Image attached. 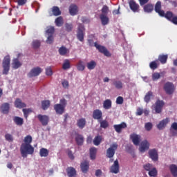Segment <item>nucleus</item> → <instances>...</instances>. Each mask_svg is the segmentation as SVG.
I'll return each mask as SVG.
<instances>
[{
  "label": "nucleus",
  "mask_w": 177,
  "mask_h": 177,
  "mask_svg": "<svg viewBox=\"0 0 177 177\" xmlns=\"http://www.w3.org/2000/svg\"><path fill=\"white\" fill-rule=\"evenodd\" d=\"M102 136H95L93 140V145H95V146H99V145L102 143Z\"/></svg>",
  "instance_id": "de8ad7c7"
},
{
  "label": "nucleus",
  "mask_w": 177,
  "mask_h": 177,
  "mask_svg": "<svg viewBox=\"0 0 177 177\" xmlns=\"http://www.w3.org/2000/svg\"><path fill=\"white\" fill-rule=\"evenodd\" d=\"M124 103V97L119 96L116 99V104H122Z\"/></svg>",
  "instance_id": "0e129e2a"
},
{
  "label": "nucleus",
  "mask_w": 177,
  "mask_h": 177,
  "mask_svg": "<svg viewBox=\"0 0 177 177\" xmlns=\"http://www.w3.org/2000/svg\"><path fill=\"white\" fill-rule=\"evenodd\" d=\"M129 5L132 12H139V8H140L139 4H138L135 1L130 0L129 2Z\"/></svg>",
  "instance_id": "6ab92c4d"
},
{
  "label": "nucleus",
  "mask_w": 177,
  "mask_h": 177,
  "mask_svg": "<svg viewBox=\"0 0 177 177\" xmlns=\"http://www.w3.org/2000/svg\"><path fill=\"white\" fill-rule=\"evenodd\" d=\"M54 38L53 35H48L46 44H49L50 45L53 44Z\"/></svg>",
  "instance_id": "13d9d810"
},
{
  "label": "nucleus",
  "mask_w": 177,
  "mask_h": 177,
  "mask_svg": "<svg viewBox=\"0 0 177 177\" xmlns=\"http://www.w3.org/2000/svg\"><path fill=\"white\" fill-rule=\"evenodd\" d=\"M5 139L7 142H12L13 140V136H12V134L7 133L5 135Z\"/></svg>",
  "instance_id": "052dcab7"
},
{
  "label": "nucleus",
  "mask_w": 177,
  "mask_h": 177,
  "mask_svg": "<svg viewBox=\"0 0 177 177\" xmlns=\"http://www.w3.org/2000/svg\"><path fill=\"white\" fill-rule=\"evenodd\" d=\"M3 74L8 75L9 70H10V57L6 55L3 60Z\"/></svg>",
  "instance_id": "7ed1b4c3"
},
{
  "label": "nucleus",
  "mask_w": 177,
  "mask_h": 177,
  "mask_svg": "<svg viewBox=\"0 0 177 177\" xmlns=\"http://www.w3.org/2000/svg\"><path fill=\"white\" fill-rule=\"evenodd\" d=\"M69 13L71 16H75L78 13V7L74 4L71 5L69 7Z\"/></svg>",
  "instance_id": "393cba45"
},
{
  "label": "nucleus",
  "mask_w": 177,
  "mask_h": 177,
  "mask_svg": "<svg viewBox=\"0 0 177 177\" xmlns=\"http://www.w3.org/2000/svg\"><path fill=\"white\" fill-rule=\"evenodd\" d=\"M165 17V19L169 20V21H171V23H173V24H175L176 26H177V16H175L173 12L171 11L166 12Z\"/></svg>",
  "instance_id": "6e6552de"
},
{
  "label": "nucleus",
  "mask_w": 177,
  "mask_h": 177,
  "mask_svg": "<svg viewBox=\"0 0 177 177\" xmlns=\"http://www.w3.org/2000/svg\"><path fill=\"white\" fill-rule=\"evenodd\" d=\"M145 128L146 131H151V129H153V123L150 122L145 123Z\"/></svg>",
  "instance_id": "6e6d98bb"
},
{
  "label": "nucleus",
  "mask_w": 177,
  "mask_h": 177,
  "mask_svg": "<svg viewBox=\"0 0 177 177\" xmlns=\"http://www.w3.org/2000/svg\"><path fill=\"white\" fill-rule=\"evenodd\" d=\"M42 73V69L39 67L33 68L28 73V77L29 78H32V77H38L39 74Z\"/></svg>",
  "instance_id": "1a4fd4ad"
},
{
  "label": "nucleus",
  "mask_w": 177,
  "mask_h": 177,
  "mask_svg": "<svg viewBox=\"0 0 177 177\" xmlns=\"http://www.w3.org/2000/svg\"><path fill=\"white\" fill-rule=\"evenodd\" d=\"M150 149V143L147 140H145L141 142L140 147V151L141 153H145L146 150H149Z\"/></svg>",
  "instance_id": "2eb2a0df"
},
{
  "label": "nucleus",
  "mask_w": 177,
  "mask_h": 177,
  "mask_svg": "<svg viewBox=\"0 0 177 177\" xmlns=\"http://www.w3.org/2000/svg\"><path fill=\"white\" fill-rule=\"evenodd\" d=\"M110 171L111 174H118L120 172V164L118 163V160H115L113 165L111 167Z\"/></svg>",
  "instance_id": "dca6fc26"
},
{
  "label": "nucleus",
  "mask_w": 177,
  "mask_h": 177,
  "mask_svg": "<svg viewBox=\"0 0 177 177\" xmlns=\"http://www.w3.org/2000/svg\"><path fill=\"white\" fill-rule=\"evenodd\" d=\"M97 152V149L93 147L90 149V158L91 160H95L96 158V153Z\"/></svg>",
  "instance_id": "c9c22d12"
},
{
  "label": "nucleus",
  "mask_w": 177,
  "mask_h": 177,
  "mask_svg": "<svg viewBox=\"0 0 177 177\" xmlns=\"http://www.w3.org/2000/svg\"><path fill=\"white\" fill-rule=\"evenodd\" d=\"M51 10L53 16H60L62 15V11H60V8L57 6H53Z\"/></svg>",
  "instance_id": "e433bc0d"
},
{
  "label": "nucleus",
  "mask_w": 177,
  "mask_h": 177,
  "mask_svg": "<svg viewBox=\"0 0 177 177\" xmlns=\"http://www.w3.org/2000/svg\"><path fill=\"white\" fill-rule=\"evenodd\" d=\"M46 74L48 76L53 75V72L52 71V68L50 67L46 68Z\"/></svg>",
  "instance_id": "338daca9"
},
{
  "label": "nucleus",
  "mask_w": 177,
  "mask_h": 177,
  "mask_svg": "<svg viewBox=\"0 0 177 177\" xmlns=\"http://www.w3.org/2000/svg\"><path fill=\"white\" fill-rule=\"evenodd\" d=\"M40 157H48L49 156V151L46 148H41L39 151Z\"/></svg>",
  "instance_id": "a19ab883"
},
{
  "label": "nucleus",
  "mask_w": 177,
  "mask_h": 177,
  "mask_svg": "<svg viewBox=\"0 0 177 177\" xmlns=\"http://www.w3.org/2000/svg\"><path fill=\"white\" fill-rule=\"evenodd\" d=\"M14 104L17 109H24V107H27L26 103L23 102L20 98H17Z\"/></svg>",
  "instance_id": "4be33fe9"
},
{
  "label": "nucleus",
  "mask_w": 177,
  "mask_h": 177,
  "mask_svg": "<svg viewBox=\"0 0 177 177\" xmlns=\"http://www.w3.org/2000/svg\"><path fill=\"white\" fill-rule=\"evenodd\" d=\"M118 149V144L116 142L113 143L109 148L106 149V157L107 158H113L114 154H115V150Z\"/></svg>",
  "instance_id": "39448f33"
},
{
  "label": "nucleus",
  "mask_w": 177,
  "mask_h": 177,
  "mask_svg": "<svg viewBox=\"0 0 177 177\" xmlns=\"http://www.w3.org/2000/svg\"><path fill=\"white\" fill-rule=\"evenodd\" d=\"M158 62H160L161 64H165L167 63V60H168V55H159L158 57Z\"/></svg>",
  "instance_id": "7c9ffc66"
},
{
  "label": "nucleus",
  "mask_w": 177,
  "mask_h": 177,
  "mask_svg": "<svg viewBox=\"0 0 177 177\" xmlns=\"http://www.w3.org/2000/svg\"><path fill=\"white\" fill-rule=\"evenodd\" d=\"M155 12L161 16L162 17H165V12L161 10V1H157L155 4Z\"/></svg>",
  "instance_id": "ddd939ff"
},
{
  "label": "nucleus",
  "mask_w": 177,
  "mask_h": 177,
  "mask_svg": "<svg viewBox=\"0 0 177 177\" xmlns=\"http://www.w3.org/2000/svg\"><path fill=\"white\" fill-rule=\"evenodd\" d=\"M163 89L167 95H174L176 88L174 83L167 82L164 84Z\"/></svg>",
  "instance_id": "20e7f679"
},
{
  "label": "nucleus",
  "mask_w": 177,
  "mask_h": 177,
  "mask_svg": "<svg viewBox=\"0 0 177 177\" xmlns=\"http://www.w3.org/2000/svg\"><path fill=\"white\" fill-rule=\"evenodd\" d=\"M172 136H177V122H174L171 124L170 127Z\"/></svg>",
  "instance_id": "473e14b6"
},
{
  "label": "nucleus",
  "mask_w": 177,
  "mask_h": 177,
  "mask_svg": "<svg viewBox=\"0 0 177 177\" xmlns=\"http://www.w3.org/2000/svg\"><path fill=\"white\" fill-rule=\"evenodd\" d=\"M9 109H10L9 103L6 102L2 104L1 106V113H3V114H8Z\"/></svg>",
  "instance_id": "c756f323"
},
{
  "label": "nucleus",
  "mask_w": 177,
  "mask_h": 177,
  "mask_svg": "<svg viewBox=\"0 0 177 177\" xmlns=\"http://www.w3.org/2000/svg\"><path fill=\"white\" fill-rule=\"evenodd\" d=\"M75 139L77 146H82L84 145V136L82 135L76 133Z\"/></svg>",
  "instance_id": "5701e85b"
},
{
  "label": "nucleus",
  "mask_w": 177,
  "mask_h": 177,
  "mask_svg": "<svg viewBox=\"0 0 177 177\" xmlns=\"http://www.w3.org/2000/svg\"><path fill=\"white\" fill-rule=\"evenodd\" d=\"M77 68L78 71H84L85 70V65H84V62L82 60L79 61Z\"/></svg>",
  "instance_id": "8fccbe9b"
},
{
  "label": "nucleus",
  "mask_w": 177,
  "mask_h": 177,
  "mask_svg": "<svg viewBox=\"0 0 177 177\" xmlns=\"http://www.w3.org/2000/svg\"><path fill=\"white\" fill-rule=\"evenodd\" d=\"M140 135H138L135 133L130 135V139L132 140V142L135 146H139L141 140Z\"/></svg>",
  "instance_id": "f8f14e48"
},
{
  "label": "nucleus",
  "mask_w": 177,
  "mask_h": 177,
  "mask_svg": "<svg viewBox=\"0 0 177 177\" xmlns=\"http://www.w3.org/2000/svg\"><path fill=\"white\" fill-rule=\"evenodd\" d=\"M71 68V65L70 64V60L65 59L64 64H62L63 70H68V68Z\"/></svg>",
  "instance_id": "09e8293b"
},
{
  "label": "nucleus",
  "mask_w": 177,
  "mask_h": 177,
  "mask_svg": "<svg viewBox=\"0 0 177 177\" xmlns=\"http://www.w3.org/2000/svg\"><path fill=\"white\" fill-rule=\"evenodd\" d=\"M84 30H85V28L84 27V25L79 24L77 33V38L80 41V42H84Z\"/></svg>",
  "instance_id": "9d476101"
},
{
  "label": "nucleus",
  "mask_w": 177,
  "mask_h": 177,
  "mask_svg": "<svg viewBox=\"0 0 177 177\" xmlns=\"http://www.w3.org/2000/svg\"><path fill=\"white\" fill-rule=\"evenodd\" d=\"M37 118L43 127H46L49 124V116L46 115L39 114Z\"/></svg>",
  "instance_id": "9b49d317"
},
{
  "label": "nucleus",
  "mask_w": 177,
  "mask_h": 177,
  "mask_svg": "<svg viewBox=\"0 0 177 177\" xmlns=\"http://www.w3.org/2000/svg\"><path fill=\"white\" fill-rule=\"evenodd\" d=\"M113 85L116 89H122L124 88V83L121 80H113Z\"/></svg>",
  "instance_id": "2f4dec72"
},
{
  "label": "nucleus",
  "mask_w": 177,
  "mask_h": 177,
  "mask_svg": "<svg viewBox=\"0 0 177 177\" xmlns=\"http://www.w3.org/2000/svg\"><path fill=\"white\" fill-rule=\"evenodd\" d=\"M160 77H161V75L158 73H154L152 74V80L153 81H157V80H160Z\"/></svg>",
  "instance_id": "bf43d9fd"
},
{
  "label": "nucleus",
  "mask_w": 177,
  "mask_h": 177,
  "mask_svg": "<svg viewBox=\"0 0 177 177\" xmlns=\"http://www.w3.org/2000/svg\"><path fill=\"white\" fill-rule=\"evenodd\" d=\"M20 151L22 157H27L28 154H34V147L31 144H21Z\"/></svg>",
  "instance_id": "f257e3e1"
},
{
  "label": "nucleus",
  "mask_w": 177,
  "mask_h": 177,
  "mask_svg": "<svg viewBox=\"0 0 177 177\" xmlns=\"http://www.w3.org/2000/svg\"><path fill=\"white\" fill-rule=\"evenodd\" d=\"M32 46L34 49H38L41 46V41L39 40H34L32 43Z\"/></svg>",
  "instance_id": "864d4df0"
},
{
  "label": "nucleus",
  "mask_w": 177,
  "mask_h": 177,
  "mask_svg": "<svg viewBox=\"0 0 177 177\" xmlns=\"http://www.w3.org/2000/svg\"><path fill=\"white\" fill-rule=\"evenodd\" d=\"M93 118L94 120H97V121H100L103 118V113L100 109H95L93 111Z\"/></svg>",
  "instance_id": "f3484780"
},
{
  "label": "nucleus",
  "mask_w": 177,
  "mask_h": 177,
  "mask_svg": "<svg viewBox=\"0 0 177 177\" xmlns=\"http://www.w3.org/2000/svg\"><path fill=\"white\" fill-rule=\"evenodd\" d=\"M58 52L61 56H66L68 52V49L64 46H62L59 48Z\"/></svg>",
  "instance_id": "4c0bfd02"
},
{
  "label": "nucleus",
  "mask_w": 177,
  "mask_h": 177,
  "mask_svg": "<svg viewBox=\"0 0 177 177\" xmlns=\"http://www.w3.org/2000/svg\"><path fill=\"white\" fill-rule=\"evenodd\" d=\"M50 106V102L49 100H44L41 102V107L43 110H48Z\"/></svg>",
  "instance_id": "79ce46f5"
},
{
  "label": "nucleus",
  "mask_w": 177,
  "mask_h": 177,
  "mask_svg": "<svg viewBox=\"0 0 177 177\" xmlns=\"http://www.w3.org/2000/svg\"><path fill=\"white\" fill-rule=\"evenodd\" d=\"M169 122V118H167L165 119H163L161 120L158 124H157V128L159 129V131H162L165 127H167V124Z\"/></svg>",
  "instance_id": "412c9836"
},
{
  "label": "nucleus",
  "mask_w": 177,
  "mask_h": 177,
  "mask_svg": "<svg viewBox=\"0 0 177 177\" xmlns=\"http://www.w3.org/2000/svg\"><path fill=\"white\" fill-rule=\"evenodd\" d=\"M80 168L83 174H87L89 171V161L84 160L80 164Z\"/></svg>",
  "instance_id": "aec40b11"
},
{
  "label": "nucleus",
  "mask_w": 177,
  "mask_h": 177,
  "mask_svg": "<svg viewBox=\"0 0 177 177\" xmlns=\"http://www.w3.org/2000/svg\"><path fill=\"white\" fill-rule=\"evenodd\" d=\"M12 68L15 70H17V68H19V67H21L22 64L19 60V58H15L12 60Z\"/></svg>",
  "instance_id": "bb28decb"
},
{
  "label": "nucleus",
  "mask_w": 177,
  "mask_h": 177,
  "mask_svg": "<svg viewBox=\"0 0 177 177\" xmlns=\"http://www.w3.org/2000/svg\"><path fill=\"white\" fill-rule=\"evenodd\" d=\"M66 172L68 177H73L77 175V171L73 167H68L66 169Z\"/></svg>",
  "instance_id": "a878e982"
},
{
  "label": "nucleus",
  "mask_w": 177,
  "mask_h": 177,
  "mask_svg": "<svg viewBox=\"0 0 177 177\" xmlns=\"http://www.w3.org/2000/svg\"><path fill=\"white\" fill-rule=\"evenodd\" d=\"M55 23L57 27H62V26H63V24L64 23L63 21V17H58L57 18H56Z\"/></svg>",
  "instance_id": "c03bdc74"
},
{
  "label": "nucleus",
  "mask_w": 177,
  "mask_h": 177,
  "mask_svg": "<svg viewBox=\"0 0 177 177\" xmlns=\"http://www.w3.org/2000/svg\"><path fill=\"white\" fill-rule=\"evenodd\" d=\"M24 145H31L32 142V137L31 136H27L24 138Z\"/></svg>",
  "instance_id": "603ef678"
},
{
  "label": "nucleus",
  "mask_w": 177,
  "mask_h": 177,
  "mask_svg": "<svg viewBox=\"0 0 177 177\" xmlns=\"http://www.w3.org/2000/svg\"><path fill=\"white\" fill-rule=\"evenodd\" d=\"M102 15H105L107 16V13H109V7L107 6H104L102 9Z\"/></svg>",
  "instance_id": "e2e57ef3"
},
{
  "label": "nucleus",
  "mask_w": 177,
  "mask_h": 177,
  "mask_svg": "<svg viewBox=\"0 0 177 177\" xmlns=\"http://www.w3.org/2000/svg\"><path fill=\"white\" fill-rule=\"evenodd\" d=\"M65 28L66 30L70 32V31H71L73 30V24H65Z\"/></svg>",
  "instance_id": "774afa93"
},
{
  "label": "nucleus",
  "mask_w": 177,
  "mask_h": 177,
  "mask_svg": "<svg viewBox=\"0 0 177 177\" xmlns=\"http://www.w3.org/2000/svg\"><path fill=\"white\" fill-rule=\"evenodd\" d=\"M13 121L18 127H21L24 124V119L19 116L14 117Z\"/></svg>",
  "instance_id": "c85d7f7f"
},
{
  "label": "nucleus",
  "mask_w": 177,
  "mask_h": 177,
  "mask_svg": "<svg viewBox=\"0 0 177 177\" xmlns=\"http://www.w3.org/2000/svg\"><path fill=\"white\" fill-rule=\"evenodd\" d=\"M100 19L101 20L102 26H107L109 24V17L104 14H101L100 15Z\"/></svg>",
  "instance_id": "cd10ccee"
},
{
  "label": "nucleus",
  "mask_w": 177,
  "mask_h": 177,
  "mask_svg": "<svg viewBox=\"0 0 177 177\" xmlns=\"http://www.w3.org/2000/svg\"><path fill=\"white\" fill-rule=\"evenodd\" d=\"M22 111L24 113V115L25 118L27 120V118H28V115H30V114L32 113V109H31V108L23 109Z\"/></svg>",
  "instance_id": "37998d69"
},
{
  "label": "nucleus",
  "mask_w": 177,
  "mask_h": 177,
  "mask_svg": "<svg viewBox=\"0 0 177 177\" xmlns=\"http://www.w3.org/2000/svg\"><path fill=\"white\" fill-rule=\"evenodd\" d=\"M94 46L96 48V49H97V50H99L100 53H103L104 56H107V57H110V56H111V54L110 52H109L106 47L98 44L97 42H95Z\"/></svg>",
  "instance_id": "0eeeda50"
},
{
  "label": "nucleus",
  "mask_w": 177,
  "mask_h": 177,
  "mask_svg": "<svg viewBox=\"0 0 177 177\" xmlns=\"http://www.w3.org/2000/svg\"><path fill=\"white\" fill-rule=\"evenodd\" d=\"M152 96H153V92L148 91L144 97V100H145V103H149V102H150Z\"/></svg>",
  "instance_id": "a18cd8bd"
},
{
  "label": "nucleus",
  "mask_w": 177,
  "mask_h": 177,
  "mask_svg": "<svg viewBox=\"0 0 177 177\" xmlns=\"http://www.w3.org/2000/svg\"><path fill=\"white\" fill-rule=\"evenodd\" d=\"M143 9L145 13H151L154 10V6L152 3H147L144 6Z\"/></svg>",
  "instance_id": "b1692460"
},
{
  "label": "nucleus",
  "mask_w": 177,
  "mask_h": 177,
  "mask_svg": "<svg viewBox=\"0 0 177 177\" xmlns=\"http://www.w3.org/2000/svg\"><path fill=\"white\" fill-rule=\"evenodd\" d=\"M77 124L80 129H84V128H85V125H86V120L85 118H80L77 120Z\"/></svg>",
  "instance_id": "72a5a7b5"
},
{
  "label": "nucleus",
  "mask_w": 177,
  "mask_h": 177,
  "mask_svg": "<svg viewBox=\"0 0 177 177\" xmlns=\"http://www.w3.org/2000/svg\"><path fill=\"white\" fill-rule=\"evenodd\" d=\"M66 106H67V100L63 98L59 101V104H56L54 105V110L57 113V114H59L62 115L64 111L66 110Z\"/></svg>",
  "instance_id": "f03ea898"
},
{
  "label": "nucleus",
  "mask_w": 177,
  "mask_h": 177,
  "mask_svg": "<svg viewBox=\"0 0 177 177\" xmlns=\"http://www.w3.org/2000/svg\"><path fill=\"white\" fill-rule=\"evenodd\" d=\"M17 3L19 6H24L27 3V0H17Z\"/></svg>",
  "instance_id": "69168bd1"
},
{
  "label": "nucleus",
  "mask_w": 177,
  "mask_h": 177,
  "mask_svg": "<svg viewBox=\"0 0 177 177\" xmlns=\"http://www.w3.org/2000/svg\"><path fill=\"white\" fill-rule=\"evenodd\" d=\"M103 107L105 110H109L111 107V100H106L103 103Z\"/></svg>",
  "instance_id": "49530a36"
},
{
  "label": "nucleus",
  "mask_w": 177,
  "mask_h": 177,
  "mask_svg": "<svg viewBox=\"0 0 177 177\" xmlns=\"http://www.w3.org/2000/svg\"><path fill=\"white\" fill-rule=\"evenodd\" d=\"M144 169L149 172L153 169V165L150 163L146 164L144 165Z\"/></svg>",
  "instance_id": "680f3d73"
},
{
  "label": "nucleus",
  "mask_w": 177,
  "mask_h": 177,
  "mask_svg": "<svg viewBox=\"0 0 177 177\" xmlns=\"http://www.w3.org/2000/svg\"><path fill=\"white\" fill-rule=\"evenodd\" d=\"M100 123V128H102V129H107L109 127H110V124H109V121L104 120H100L98 121Z\"/></svg>",
  "instance_id": "f704fd0d"
},
{
  "label": "nucleus",
  "mask_w": 177,
  "mask_h": 177,
  "mask_svg": "<svg viewBox=\"0 0 177 177\" xmlns=\"http://www.w3.org/2000/svg\"><path fill=\"white\" fill-rule=\"evenodd\" d=\"M169 169L171 175L174 177H177V166L176 165H171Z\"/></svg>",
  "instance_id": "ea45409f"
},
{
  "label": "nucleus",
  "mask_w": 177,
  "mask_h": 177,
  "mask_svg": "<svg viewBox=\"0 0 177 177\" xmlns=\"http://www.w3.org/2000/svg\"><path fill=\"white\" fill-rule=\"evenodd\" d=\"M47 35H53L55 34V27L50 26L46 31Z\"/></svg>",
  "instance_id": "5fc2aeb1"
},
{
  "label": "nucleus",
  "mask_w": 177,
  "mask_h": 177,
  "mask_svg": "<svg viewBox=\"0 0 177 177\" xmlns=\"http://www.w3.org/2000/svg\"><path fill=\"white\" fill-rule=\"evenodd\" d=\"M158 66H160V64H158V60L152 61L149 64V67L151 70H157L158 68Z\"/></svg>",
  "instance_id": "58836bf2"
},
{
  "label": "nucleus",
  "mask_w": 177,
  "mask_h": 177,
  "mask_svg": "<svg viewBox=\"0 0 177 177\" xmlns=\"http://www.w3.org/2000/svg\"><path fill=\"white\" fill-rule=\"evenodd\" d=\"M164 104H165V103L163 100H158L156 102L155 104L153 105V109L155 110L156 114H160V113H162Z\"/></svg>",
  "instance_id": "423d86ee"
},
{
  "label": "nucleus",
  "mask_w": 177,
  "mask_h": 177,
  "mask_svg": "<svg viewBox=\"0 0 177 177\" xmlns=\"http://www.w3.org/2000/svg\"><path fill=\"white\" fill-rule=\"evenodd\" d=\"M148 154L149 158L152 159V161H158V152L157 151V149H150L148 152Z\"/></svg>",
  "instance_id": "4468645a"
},
{
  "label": "nucleus",
  "mask_w": 177,
  "mask_h": 177,
  "mask_svg": "<svg viewBox=\"0 0 177 177\" xmlns=\"http://www.w3.org/2000/svg\"><path fill=\"white\" fill-rule=\"evenodd\" d=\"M127 127V123H125L124 122H122L120 124L113 125V128L115 132H117L118 133H121V132H122V129H125Z\"/></svg>",
  "instance_id": "a211bd4d"
},
{
  "label": "nucleus",
  "mask_w": 177,
  "mask_h": 177,
  "mask_svg": "<svg viewBox=\"0 0 177 177\" xmlns=\"http://www.w3.org/2000/svg\"><path fill=\"white\" fill-rule=\"evenodd\" d=\"M96 67V62L92 60L87 63V68L88 70H93Z\"/></svg>",
  "instance_id": "3c124183"
},
{
  "label": "nucleus",
  "mask_w": 177,
  "mask_h": 177,
  "mask_svg": "<svg viewBox=\"0 0 177 177\" xmlns=\"http://www.w3.org/2000/svg\"><path fill=\"white\" fill-rule=\"evenodd\" d=\"M149 176L156 177L157 176V169L153 167L149 171Z\"/></svg>",
  "instance_id": "4d7b16f0"
}]
</instances>
